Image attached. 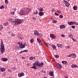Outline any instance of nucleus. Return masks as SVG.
<instances>
[{"mask_svg": "<svg viewBox=\"0 0 78 78\" xmlns=\"http://www.w3.org/2000/svg\"><path fill=\"white\" fill-rule=\"evenodd\" d=\"M31 10V9L28 8H27L25 10L24 8H23L21 9L20 13V14L21 16L28 14V13H30Z\"/></svg>", "mask_w": 78, "mask_h": 78, "instance_id": "1", "label": "nucleus"}, {"mask_svg": "<svg viewBox=\"0 0 78 78\" xmlns=\"http://www.w3.org/2000/svg\"><path fill=\"white\" fill-rule=\"evenodd\" d=\"M33 65H34L33 66L31 67V69H38V67H39L41 66H43L44 63L42 62H41V63L37 61H36L35 63H33Z\"/></svg>", "mask_w": 78, "mask_h": 78, "instance_id": "2", "label": "nucleus"}, {"mask_svg": "<svg viewBox=\"0 0 78 78\" xmlns=\"http://www.w3.org/2000/svg\"><path fill=\"white\" fill-rule=\"evenodd\" d=\"M12 23L14 25H17L22 23V20L20 19H17L15 21H12Z\"/></svg>", "mask_w": 78, "mask_h": 78, "instance_id": "3", "label": "nucleus"}, {"mask_svg": "<svg viewBox=\"0 0 78 78\" xmlns=\"http://www.w3.org/2000/svg\"><path fill=\"white\" fill-rule=\"evenodd\" d=\"M1 48L0 50L1 51L2 54H3L4 52H5V46L3 45V41L1 40Z\"/></svg>", "mask_w": 78, "mask_h": 78, "instance_id": "4", "label": "nucleus"}, {"mask_svg": "<svg viewBox=\"0 0 78 78\" xmlns=\"http://www.w3.org/2000/svg\"><path fill=\"white\" fill-rule=\"evenodd\" d=\"M34 36H37L38 37H41L42 36V34L41 33H39V32L37 30H34Z\"/></svg>", "mask_w": 78, "mask_h": 78, "instance_id": "5", "label": "nucleus"}, {"mask_svg": "<svg viewBox=\"0 0 78 78\" xmlns=\"http://www.w3.org/2000/svg\"><path fill=\"white\" fill-rule=\"evenodd\" d=\"M27 44L25 43L24 44H21V45H19V47L20 48L22 49V48H25V46H27Z\"/></svg>", "mask_w": 78, "mask_h": 78, "instance_id": "6", "label": "nucleus"}, {"mask_svg": "<svg viewBox=\"0 0 78 78\" xmlns=\"http://www.w3.org/2000/svg\"><path fill=\"white\" fill-rule=\"evenodd\" d=\"M17 37H18L20 40H22L23 39V37L20 34H18L17 35Z\"/></svg>", "mask_w": 78, "mask_h": 78, "instance_id": "7", "label": "nucleus"}, {"mask_svg": "<svg viewBox=\"0 0 78 78\" xmlns=\"http://www.w3.org/2000/svg\"><path fill=\"white\" fill-rule=\"evenodd\" d=\"M76 56V55L75 53H73L71 54H70L69 55H67V57H73L72 58H75Z\"/></svg>", "mask_w": 78, "mask_h": 78, "instance_id": "8", "label": "nucleus"}, {"mask_svg": "<svg viewBox=\"0 0 78 78\" xmlns=\"http://www.w3.org/2000/svg\"><path fill=\"white\" fill-rule=\"evenodd\" d=\"M76 22L74 21V22H72L71 21L69 23V22L68 23V24L69 25H73V24H76Z\"/></svg>", "mask_w": 78, "mask_h": 78, "instance_id": "9", "label": "nucleus"}, {"mask_svg": "<svg viewBox=\"0 0 78 78\" xmlns=\"http://www.w3.org/2000/svg\"><path fill=\"white\" fill-rule=\"evenodd\" d=\"M25 75L24 73H19L18 74V76L19 77H22V76H23Z\"/></svg>", "mask_w": 78, "mask_h": 78, "instance_id": "10", "label": "nucleus"}, {"mask_svg": "<svg viewBox=\"0 0 78 78\" xmlns=\"http://www.w3.org/2000/svg\"><path fill=\"white\" fill-rule=\"evenodd\" d=\"M50 36L51 37V38H52V39H56V36L55 35L51 34H50Z\"/></svg>", "mask_w": 78, "mask_h": 78, "instance_id": "11", "label": "nucleus"}, {"mask_svg": "<svg viewBox=\"0 0 78 78\" xmlns=\"http://www.w3.org/2000/svg\"><path fill=\"white\" fill-rule=\"evenodd\" d=\"M56 64L58 66V67L60 69H61V68H62V65L60 64L57 63H56Z\"/></svg>", "mask_w": 78, "mask_h": 78, "instance_id": "12", "label": "nucleus"}, {"mask_svg": "<svg viewBox=\"0 0 78 78\" xmlns=\"http://www.w3.org/2000/svg\"><path fill=\"white\" fill-rule=\"evenodd\" d=\"M44 12H40L38 13V15H39L40 16H44Z\"/></svg>", "mask_w": 78, "mask_h": 78, "instance_id": "13", "label": "nucleus"}, {"mask_svg": "<svg viewBox=\"0 0 78 78\" xmlns=\"http://www.w3.org/2000/svg\"><path fill=\"white\" fill-rule=\"evenodd\" d=\"M65 5L67 6V7H69V6H70V4L69 3V2H68L66 1L65 2Z\"/></svg>", "mask_w": 78, "mask_h": 78, "instance_id": "14", "label": "nucleus"}, {"mask_svg": "<svg viewBox=\"0 0 78 78\" xmlns=\"http://www.w3.org/2000/svg\"><path fill=\"white\" fill-rule=\"evenodd\" d=\"M49 74L50 76H52L54 75V72H50L49 73Z\"/></svg>", "mask_w": 78, "mask_h": 78, "instance_id": "15", "label": "nucleus"}, {"mask_svg": "<svg viewBox=\"0 0 78 78\" xmlns=\"http://www.w3.org/2000/svg\"><path fill=\"white\" fill-rule=\"evenodd\" d=\"M6 70V69L5 68H2L1 69V72H5Z\"/></svg>", "mask_w": 78, "mask_h": 78, "instance_id": "16", "label": "nucleus"}, {"mask_svg": "<svg viewBox=\"0 0 78 78\" xmlns=\"http://www.w3.org/2000/svg\"><path fill=\"white\" fill-rule=\"evenodd\" d=\"M51 47H52L53 48V50H55V49H56V46H55V45H51Z\"/></svg>", "mask_w": 78, "mask_h": 78, "instance_id": "17", "label": "nucleus"}, {"mask_svg": "<svg viewBox=\"0 0 78 78\" xmlns=\"http://www.w3.org/2000/svg\"><path fill=\"white\" fill-rule=\"evenodd\" d=\"M2 60L3 61H8V59L5 58H2Z\"/></svg>", "mask_w": 78, "mask_h": 78, "instance_id": "18", "label": "nucleus"}, {"mask_svg": "<svg viewBox=\"0 0 78 78\" xmlns=\"http://www.w3.org/2000/svg\"><path fill=\"white\" fill-rule=\"evenodd\" d=\"M72 67L74 68L75 67H78V66L76 65H72Z\"/></svg>", "mask_w": 78, "mask_h": 78, "instance_id": "19", "label": "nucleus"}, {"mask_svg": "<svg viewBox=\"0 0 78 78\" xmlns=\"http://www.w3.org/2000/svg\"><path fill=\"white\" fill-rule=\"evenodd\" d=\"M60 28L61 29H63V28H65V26L64 25H61L60 26Z\"/></svg>", "mask_w": 78, "mask_h": 78, "instance_id": "20", "label": "nucleus"}, {"mask_svg": "<svg viewBox=\"0 0 78 78\" xmlns=\"http://www.w3.org/2000/svg\"><path fill=\"white\" fill-rule=\"evenodd\" d=\"M68 36L71 39H72V37H73V36L72 35V34H69Z\"/></svg>", "mask_w": 78, "mask_h": 78, "instance_id": "21", "label": "nucleus"}, {"mask_svg": "<svg viewBox=\"0 0 78 78\" xmlns=\"http://www.w3.org/2000/svg\"><path fill=\"white\" fill-rule=\"evenodd\" d=\"M62 62L64 64H67V62L66 61H62Z\"/></svg>", "mask_w": 78, "mask_h": 78, "instance_id": "22", "label": "nucleus"}, {"mask_svg": "<svg viewBox=\"0 0 78 78\" xmlns=\"http://www.w3.org/2000/svg\"><path fill=\"white\" fill-rule=\"evenodd\" d=\"M8 23H9L8 22L5 23H4V25L5 27H6L8 25Z\"/></svg>", "mask_w": 78, "mask_h": 78, "instance_id": "23", "label": "nucleus"}, {"mask_svg": "<svg viewBox=\"0 0 78 78\" xmlns=\"http://www.w3.org/2000/svg\"><path fill=\"white\" fill-rule=\"evenodd\" d=\"M73 9L74 10H77V7H76V6H74L73 7Z\"/></svg>", "mask_w": 78, "mask_h": 78, "instance_id": "24", "label": "nucleus"}, {"mask_svg": "<svg viewBox=\"0 0 78 78\" xmlns=\"http://www.w3.org/2000/svg\"><path fill=\"white\" fill-rule=\"evenodd\" d=\"M3 28V27L2 25H0V30H2Z\"/></svg>", "mask_w": 78, "mask_h": 78, "instance_id": "25", "label": "nucleus"}, {"mask_svg": "<svg viewBox=\"0 0 78 78\" xmlns=\"http://www.w3.org/2000/svg\"><path fill=\"white\" fill-rule=\"evenodd\" d=\"M39 11H40L42 12V11H44V9H42V8H40Z\"/></svg>", "mask_w": 78, "mask_h": 78, "instance_id": "26", "label": "nucleus"}, {"mask_svg": "<svg viewBox=\"0 0 78 78\" xmlns=\"http://www.w3.org/2000/svg\"><path fill=\"white\" fill-rule=\"evenodd\" d=\"M37 40L38 42H41V40L39 39V38H37Z\"/></svg>", "mask_w": 78, "mask_h": 78, "instance_id": "27", "label": "nucleus"}, {"mask_svg": "<svg viewBox=\"0 0 78 78\" xmlns=\"http://www.w3.org/2000/svg\"><path fill=\"white\" fill-rule=\"evenodd\" d=\"M5 4H8V0H5Z\"/></svg>", "mask_w": 78, "mask_h": 78, "instance_id": "28", "label": "nucleus"}, {"mask_svg": "<svg viewBox=\"0 0 78 78\" xmlns=\"http://www.w3.org/2000/svg\"><path fill=\"white\" fill-rule=\"evenodd\" d=\"M30 43H33L34 42V40L33 39H32L30 40Z\"/></svg>", "mask_w": 78, "mask_h": 78, "instance_id": "29", "label": "nucleus"}, {"mask_svg": "<svg viewBox=\"0 0 78 78\" xmlns=\"http://www.w3.org/2000/svg\"><path fill=\"white\" fill-rule=\"evenodd\" d=\"M54 56L55 58H59V55H54Z\"/></svg>", "mask_w": 78, "mask_h": 78, "instance_id": "30", "label": "nucleus"}, {"mask_svg": "<svg viewBox=\"0 0 78 78\" xmlns=\"http://www.w3.org/2000/svg\"><path fill=\"white\" fill-rule=\"evenodd\" d=\"M15 14V12H11V14H12V15H14Z\"/></svg>", "mask_w": 78, "mask_h": 78, "instance_id": "31", "label": "nucleus"}, {"mask_svg": "<svg viewBox=\"0 0 78 78\" xmlns=\"http://www.w3.org/2000/svg\"><path fill=\"white\" fill-rule=\"evenodd\" d=\"M59 18H63V16H62V15H59Z\"/></svg>", "mask_w": 78, "mask_h": 78, "instance_id": "32", "label": "nucleus"}, {"mask_svg": "<svg viewBox=\"0 0 78 78\" xmlns=\"http://www.w3.org/2000/svg\"><path fill=\"white\" fill-rule=\"evenodd\" d=\"M0 9H3L4 8V6L2 5L0 7Z\"/></svg>", "mask_w": 78, "mask_h": 78, "instance_id": "33", "label": "nucleus"}, {"mask_svg": "<svg viewBox=\"0 0 78 78\" xmlns=\"http://www.w3.org/2000/svg\"><path fill=\"white\" fill-rule=\"evenodd\" d=\"M52 22L53 23H56V22H57V21H56V20H53L52 21Z\"/></svg>", "mask_w": 78, "mask_h": 78, "instance_id": "34", "label": "nucleus"}, {"mask_svg": "<svg viewBox=\"0 0 78 78\" xmlns=\"http://www.w3.org/2000/svg\"><path fill=\"white\" fill-rule=\"evenodd\" d=\"M29 59L30 60H32V59H33V57H31L29 58Z\"/></svg>", "mask_w": 78, "mask_h": 78, "instance_id": "35", "label": "nucleus"}, {"mask_svg": "<svg viewBox=\"0 0 78 78\" xmlns=\"http://www.w3.org/2000/svg\"><path fill=\"white\" fill-rule=\"evenodd\" d=\"M22 43L21 42H19L18 43V45H22Z\"/></svg>", "mask_w": 78, "mask_h": 78, "instance_id": "36", "label": "nucleus"}, {"mask_svg": "<svg viewBox=\"0 0 78 78\" xmlns=\"http://www.w3.org/2000/svg\"><path fill=\"white\" fill-rule=\"evenodd\" d=\"M34 13V14H38V11H37V10H36V12H35Z\"/></svg>", "mask_w": 78, "mask_h": 78, "instance_id": "37", "label": "nucleus"}, {"mask_svg": "<svg viewBox=\"0 0 78 78\" xmlns=\"http://www.w3.org/2000/svg\"><path fill=\"white\" fill-rule=\"evenodd\" d=\"M66 48H67V49H69L70 48V47L69 46H67L66 47Z\"/></svg>", "mask_w": 78, "mask_h": 78, "instance_id": "38", "label": "nucleus"}, {"mask_svg": "<svg viewBox=\"0 0 78 78\" xmlns=\"http://www.w3.org/2000/svg\"><path fill=\"white\" fill-rule=\"evenodd\" d=\"M72 39V40L73 41H74V42H76V40H75V39H74V38H73Z\"/></svg>", "mask_w": 78, "mask_h": 78, "instance_id": "39", "label": "nucleus"}, {"mask_svg": "<svg viewBox=\"0 0 78 78\" xmlns=\"http://www.w3.org/2000/svg\"><path fill=\"white\" fill-rule=\"evenodd\" d=\"M72 28H73V29H75V26H72Z\"/></svg>", "mask_w": 78, "mask_h": 78, "instance_id": "40", "label": "nucleus"}, {"mask_svg": "<svg viewBox=\"0 0 78 78\" xmlns=\"http://www.w3.org/2000/svg\"><path fill=\"white\" fill-rule=\"evenodd\" d=\"M33 20H34V21L36 20V18L34 17H33Z\"/></svg>", "mask_w": 78, "mask_h": 78, "instance_id": "41", "label": "nucleus"}, {"mask_svg": "<svg viewBox=\"0 0 78 78\" xmlns=\"http://www.w3.org/2000/svg\"><path fill=\"white\" fill-rule=\"evenodd\" d=\"M11 36L14 37V36H15V34H11Z\"/></svg>", "mask_w": 78, "mask_h": 78, "instance_id": "42", "label": "nucleus"}, {"mask_svg": "<svg viewBox=\"0 0 78 78\" xmlns=\"http://www.w3.org/2000/svg\"><path fill=\"white\" fill-rule=\"evenodd\" d=\"M57 12H58L59 14H61V11L57 10Z\"/></svg>", "mask_w": 78, "mask_h": 78, "instance_id": "43", "label": "nucleus"}, {"mask_svg": "<svg viewBox=\"0 0 78 78\" xmlns=\"http://www.w3.org/2000/svg\"><path fill=\"white\" fill-rule=\"evenodd\" d=\"M8 72H11V69H9L8 70Z\"/></svg>", "mask_w": 78, "mask_h": 78, "instance_id": "44", "label": "nucleus"}, {"mask_svg": "<svg viewBox=\"0 0 78 78\" xmlns=\"http://www.w3.org/2000/svg\"><path fill=\"white\" fill-rule=\"evenodd\" d=\"M61 36H62V37H65V35L64 34H62L61 35Z\"/></svg>", "mask_w": 78, "mask_h": 78, "instance_id": "45", "label": "nucleus"}, {"mask_svg": "<svg viewBox=\"0 0 78 78\" xmlns=\"http://www.w3.org/2000/svg\"><path fill=\"white\" fill-rule=\"evenodd\" d=\"M61 45V44H57V46L58 47H60Z\"/></svg>", "mask_w": 78, "mask_h": 78, "instance_id": "46", "label": "nucleus"}, {"mask_svg": "<svg viewBox=\"0 0 78 78\" xmlns=\"http://www.w3.org/2000/svg\"><path fill=\"white\" fill-rule=\"evenodd\" d=\"M24 52H27L28 51L27 50H24L23 51Z\"/></svg>", "mask_w": 78, "mask_h": 78, "instance_id": "47", "label": "nucleus"}, {"mask_svg": "<svg viewBox=\"0 0 78 78\" xmlns=\"http://www.w3.org/2000/svg\"><path fill=\"white\" fill-rule=\"evenodd\" d=\"M44 44L46 45L47 47H48V45H47V43H46Z\"/></svg>", "mask_w": 78, "mask_h": 78, "instance_id": "48", "label": "nucleus"}, {"mask_svg": "<svg viewBox=\"0 0 78 78\" xmlns=\"http://www.w3.org/2000/svg\"><path fill=\"white\" fill-rule=\"evenodd\" d=\"M16 9H13V11H16Z\"/></svg>", "mask_w": 78, "mask_h": 78, "instance_id": "49", "label": "nucleus"}, {"mask_svg": "<svg viewBox=\"0 0 78 78\" xmlns=\"http://www.w3.org/2000/svg\"><path fill=\"white\" fill-rule=\"evenodd\" d=\"M55 14L56 16H59V14H57L56 13H55Z\"/></svg>", "mask_w": 78, "mask_h": 78, "instance_id": "50", "label": "nucleus"}, {"mask_svg": "<svg viewBox=\"0 0 78 78\" xmlns=\"http://www.w3.org/2000/svg\"><path fill=\"white\" fill-rule=\"evenodd\" d=\"M51 20H54V19H53V18L52 17H51Z\"/></svg>", "mask_w": 78, "mask_h": 78, "instance_id": "51", "label": "nucleus"}, {"mask_svg": "<svg viewBox=\"0 0 78 78\" xmlns=\"http://www.w3.org/2000/svg\"><path fill=\"white\" fill-rule=\"evenodd\" d=\"M22 59H25V58L23 57H22Z\"/></svg>", "mask_w": 78, "mask_h": 78, "instance_id": "52", "label": "nucleus"}, {"mask_svg": "<svg viewBox=\"0 0 78 78\" xmlns=\"http://www.w3.org/2000/svg\"><path fill=\"white\" fill-rule=\"evenodd\" d=\"M23 52H24V51H22L21 52H20V53H23Z\"/></svg>", "mask_w": 78, "mask_h": 78, "instance_id": "53", "label": "nucleus"}, {"mask_svg": "<svg viewBox=\"0 0 78 78\" xmlns=\"http://www.w3.org/2000/svg\"><path fill=\"white\" fill-rule=\"evenodd\" d=\"M62 44H60V48H62Z\"/></svg>", "mask_w": 78, "mask_h": 78, "instance_id": "54", "label": "nucleus"}, {"mask_svg": "<svg viewBox=\"0 0 78 78\" xmlns=\"http://www.w3.org/2000/svg\"><path fill=\"white\" fill-rule=\"evenodd\" d=\"M43 41L44 44L46 43L45 41H44V40Z\"/></svg>", "mask_w": 78, "mask_h": 78, "instance_id": "55", "label": "nucleus"}, {"mask_svg": "<svg viewBox=\"0 0 78 78\" xmlns=\"http://www.w3.org/2000/svg\"><path fill=\"white\" fill-rule=\"evenodd\" d=\"M76 24V25H78V23L76 22V24Z\"/></svg>", "mask_w": 78, "mask_h": 78, "instance_id": "56", "label": "nucleus"}, {"mask_svg": "<svg viewBox=\"0 0 78 78\" xmlns=\"http://www.w3.org/2000/svg\"><path fill=\"white\" fill-rule=\"evenodd\" d=\"M13 69H17V68H15V67H13Z\"/></svg>", "mask_w": 78, "mask_h": 78, "instance_id": "57", "label": "nucleus"}, {"mask_svg": "<svg viewBox=\"0 0 78 78\" xmlns=\"http://www.w3.org/2000/svg\"><path fill=\"white\" fill-rule=\"evenodd\" d=\"M53 11L52 12H54V11H55V9L52 10Z\"/></svg>", "mask_w": 78, "mask_h": 78, "instance_id": "58", "label": "nucleus"}, {"mask_svg": "<svg viewBox=\"0 0 78 78\" xmlns=\"http://www.w3.org/2000/svg\"><path fill=\"white\" fill-rule=\"evenodd\" d=\"M42 72L43 73H45V71H42Z\"/></svg>", "mask_w": 78, "mask_h": 78, "instance_id": "59", "label": "nucleus"}, {"mask_svg": "<svg viewBox=\"0 0 78 78\" xmlns=\"http://www.w3.org/2000/svg\"><path fill=\"white\" fill-rule=\"evenodd\" d=\"M9 21H11V18L9 19Z\"/></svg>", "mask_w": 78, "mask_h": 78, "instance_id": "60", "label": "nucleus"}, {"mask_svg": "<svg viewBox=\"0 0 78 78\" xmlns=\"http://www.w3.org/2000/svg\"><path fill=\"white\" fill-rule=\"evenodd\" d=\"M39 44L40 45H41V43L40 42H39Z\"/></svg>", "mask_w": 78, "mask_h": 78, "instance_id": "61", "label": "nucleus"}, {"mask_svg": "<svg viewBox=\"0 0 78 78\" xmlns=\"http://www.w3.org/2000/svg\"><path fill=\"white\" fill-rule=\"evenodd\" d=\"M36 59V58L35 57H33V59Z\"/></svg>", "mask_w": 78, "mask_h": 78, "instance_id": "62", "label": "nucleus"}, {"mask_svg": "<svg viewBox=\"0 0 78 78\" xmlns=\"http://www.w3.org/2000/svg\"><path fill=\"white\" fill-rule=\"evenodd\" d=\"M37 9H38L39 11V9H39V8H37Z\"/></svg>", "mask_w": 78, "mask_h": 78, "instance_id": "63", "label": "nucleus"}, {"mask_svg": "<svg viewBox=\"0 0 78 78\" xmlns=\"http://www.w3.org/2000/svg\"><path fill=\"white\" fill-rule=\"evenodd\" d=\"M44 78H47L46 77H44Z\"/></svg>", "mask_w": 78, "mask_h": 78, "instance_id": "64", "label": "nucleus"}]
</instances>
